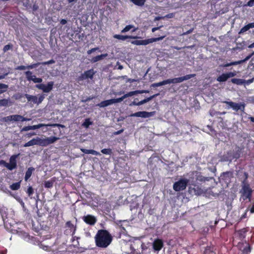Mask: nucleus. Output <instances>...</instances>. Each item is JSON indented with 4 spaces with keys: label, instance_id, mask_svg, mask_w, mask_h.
<instances>
[{
    "label": "nucleus",
    "instance_id": "f257e3e1",
    "mask_svg": "<svg viewBox=\"0 0 254 254\" xmlns=\"http://www.w3.org/2000/svg\"><path fill=\"white\" fill-rule=\"evenodd\" d=\"M112 240L113 237L106 230H98L95 236V244L98 248H107L111 244Z\"/></svg>",
    "mask_w": 254,
    "mask_h": 254
},
{
    "label": "nucleus",
    "instance_id": "f03ea898",
    "mask_svg": "<svg viewBox=\"0 0 254 254\" xmlns=\"http://www.w3.org/2000/svg\"><path fill=\"white\" fill-rule=\"evenodd\" d=\"M59 139V138L56 136H51L45 138H41L39 137L33 138L27 142L25 143L24 147H29L35 145H38L41 146H47L49 144L54 143Z\"/></svg>",
    "mask_w": 254,
    "mask_h": 254
},
{
    "label": "nucleus",
    "instance_id": "7ed1b4c3",
    "mask_svg": "<svg viewBox=\"0 0 254 254\" xmlns=\"http://www.w3.org/2000/svg\"><path fill=\"white\" fill-rule=\"evenodd\" d=\"M244 147L235 145L233 146L232 149L228 150L226 154L222 157L224 161H231L233 159H239L243 153Z\"/></svg>",
    "mask_w": 254,
    "mask_h": 254
},
{
    "label": "nucleus",
    "instance_id": "20e7f679",
    "mask_svg": "<svg viewBox=\"0 0 254 254\" xmlns=\"http://www.w3.org/2000/svg\"><path fill=\"white\" fill-rule=\"evenodd\" d=\"M195 74H187L183 76L179 77H175L172 79H168L165 80H163L161 82L154 83L151 85V86L153 87H159L163 85H165L168 84H176L182 82L185 80H187L191 78L194 77L195 76Z\"/></svg>",
    "mask_w": 254,
    "mask_h": 254
},
{
    "label": "nucleus",
    "instance_id": "39448f33",
    "mask_svg": "<svg viewBox=\"0 0 254 254\" xmlns=\"http://www.w3.org/2000/svg\"><path fill=\"white\" fill-rule=\"evenodd\" d=\"M17 156L18 155H12L9 159V163L6 162L3 160H0V165H3L9 170H13L17 167L16 158Z\"/></svg>",
    "mask_w": 254,
    "mask_h": 254
},
{
    "label": "nucleus",
    "instance_id": "423d86ee",
    "mask_svg": "<svg viewBox=\"0 0 254 254\" xmlns=\"http://www.w3.org/2000/svg\"><path fill=\"white\" fill-rule=\"evenodd\" d=\"M165 35L162 36L157 38H152L145 40H134L131 41V44L135 45H146L148 44L152 43L154 42L159 41L162 40L164 37Z\"/></svg>",
    "mask_w": 254,
    "mask_h": 254
},
{
    "label": "nucleus",
    "instance_id": "0eeeda50",
    "mask_svg": "<svg viewBox=\"0 0 254 254\" xmlns=\"http://www.w3.org/2000/svg\"><path fill=\"white\" fill-rule=\"evenodd\" d=\"M188 183V179H181L174 184L173 189L176 191L183 190L186 189Z\"/></svg>",
    "mask_w": 254,
    "mask_h": 254
},
{
    "label": "nucleus",
    "instance_id": "6e6552de",
    "mask_svg": "<svg viewBox=\"0 0 254 254\" xmlns=\"http://www.w3.org/2000/svg\"><path fill=\"white\" fill-rule=\"evenodd\" d=\"M223 103L228 105L227 107V109L231 108L235 111L240 110L242 112H244L245 111V104L244 103L239 104L232 101H224Z\"/></svg>",
    "mask_w": 254,
    "mask_h": 254
},
{
    "label": "nucleus",
    "instance_id": "1a4fd4ad",
    "mask_svg": "<svg viewBox=\"0 0 254 254\" xmlns=\"http://www.w3.org/2000/svg\"><path fill=\"white\" fill-rule=\"evenodd\" d=\"M252 190L251 189L249 184H245L242 186V197L243 199H250L252 194Z\"/></svg>",
    "mask_w": 254,
    "mask_h": 254
},
{
    "label": "nucleus",
    "instance_id": "9d476101",
    "mask_svg": "<svg viewBox=\"0 0 254 254\" xmlns=\"http://www.w3.org/2000/svg\"><path fill=\"white\" fill-rule=\"evenodd\" d=\"M124 100L123 96L116 99H111L101 102L97 106L100 107H105L113 104L120 103Z\"/></svg>",
    "mask_w": 254,
    "mask_h": 254
},
{
    "label": "nucleus",
    "instance_id": "9b49d317",
    "mask_svg": "<svg viewBox=\"0 0 254 254\" xmlns=\"http://www.w3.org/2000/svg\"><path fill=\"white\" fill-rule=\"evenodd\" d=\"M65 229L64 233L66 235L73 236L76 231V227L70 221H68L66 222L65 224Z\"/></svg>",
    "mask_w": 254,
    "mask_h": 254
},
{
    "label": "nucleus",
    "instance_id": "f8f14e48",
    "mask_svg": "<svg viewBox=\"0 0 254 254\" xmlns=\"http://www.w3.org/2000/svg\"><path fill=\"white\" fill-rule=\"evenodd\" d=\"M154 115V112H148L146 111H139L131 114L130 116L147 118L152 117Z\"/></svg>",
    "mask_w": 254,
    "mask_h": 254
},
{
    "label": "nucleus",
    "instance_id": "ddd939ff",
    "mask_svg": "<svg viewBox=\"0 0 254 254\" xmlns=\"http://www.w3.org/2000/svg\"><path fill=\"white\" fill-rule=\"evenodd\" d=\"M54 85L53 82H49L47 84H41L38 85V87L41 89L44 92L48 93L53 89Z\"/></svg>",
    "mask_w": 254,
    "mask_h": 254
},
{
    "label": "nucleus",
    "instance_id": "4468645a",
    "mask_svg": "<svg viewBox=\"0 0 254 254\" xmlns=\"http://www.w3.org/2000/svg\"><path fill=\"white\" fill-rule=\"evenodd\" d=\"M164 244L163 240L160 239H156L152 244V246L155 251L159 252L163 247Z\"/></svg>",
    "mask_w": 254,
    "mask_h": 254
},
{
    "label": "nucleus",
    "instance_id": "2eb2a0df",
    "mask_svg": "<svg viewBox=\"0 0 254 254\" xmlns=\"http://www.w3.org/2000/svg\"><path fill=\"white\" fill-rule=\"evenodd\" d=\"M83 221L87 224L93 225L97 221L96 218L91 215H87L83 217Z\"/></svg>",
    "mask_w": 254,
    "mask_h": 254
},
{
    "label": "nucleus",
    "instance_id": "dca6fc26",
    "mask_svg": "<svg viewBox=\"0 0 254 254\" xmlns=\"http://www.w3.org/2000/svg\"><path fill=\"white\" fill-rule=\"evenodd\" d=\"M149 90H135V91H130V92H129L128 93H127V94H125L123 97H124V99L127 97H131L133 95H137L138 94H142V93H149Z\"/></svg>",
    "mask_w": 254,
    "mask_h": 254
},
{
    "label": "nucleus",
    "instance_id": "f3484780",
    "mask_svg": "<svg viewBox=\"0 0 254 254\" xmlns=\"http://www.w3.org/2000/svg\"><path fill=\"white\" fill-rule=\"evenodd\" d=\"M43 126H44V125L40 124L36 125H33V126H25L24 127L21 129V131H26L29 130H34L37 129L41 128Z\"/></svg>",
    "mask_w": 254,
    "mask_h": 254
},
{
    "label": "nucleus",
    "instance_id": "a211bd4d",
    "mask_svg": "<svg viewBox=\"0 0 254 254\" xmlns=\"http://www.w3.org/2000/svg\"><path fill=\"white\" fill-rule=\"evenodd\" d=\"M95 74V71L93 68L84 71L82 74L83 78L84 79H92L94 75Z\"/></svg>",
    "mask_w": 254,
    "mask_h": 254
},
{
    "label": "nucleus",
    "instance_id": "6ab92c4d",
    "mask_svg": "<svg viewBox=\"0 0 254 254\" xmlns=\"http://www.w3.org/2000/svg\"><path fill=\"white\" fill-rule=\"evenodd\" d=\"M40 64H41L40 63H35V64H30V65H28L27 66H25L24 65H20V66H18L16 68V69L17 70H25L26 69H33V68L37 67Z\"/></svg>",
    "mask_w": 254,
    "mask_h": 254
},
{
    "label": "nucleus",
    "instance_id": "aec40b11",
    "mask_svg": "<svg viewBox=\"0 0 254 254\" xmlns=\"http://www.w3.org/2000/svg\"><path fill=\"white\" fill-rule=\"evenodd\" d=\"M44 98L45 95L44 94L40 95L38 98L36 96H33L31 102L34 104L39 105L42 103Z\"/></svg>",
    "mask_w": 254,
    "mask_h": 254
},
{
    "label": "nucleus",
    "instance_id": "412c9836",
    "mask_svg": "<svg viewBox=\"0 0 254 254\" xmlns=\"http://www.w3.org/2000/svg\"><path fill=\"white\" fill-rule=\"evenodd\" d=\"M114 38L118 40H125L127 39H135L136 37L128 35H121L119 34H116L114 35Z\"/></svg>",
    "mask_w": 254,
    "mask_h": 254
},
{
    "label": "nucleus",
    "instance_id": "4be33fe9",
    "mask_svg": "<svg viewBox=\"0 0 254 254\" xmlns=\"http://www.w3.org/2000/svg\"><path fill=\"white\" fill-rule=\"evenodd\" d=\"M35 171V168L31 167L28 168L26 172L24 180L25 181H27L28 179L31 177L32 173Z\"/></svg>",
    "mask_w": 254,
    "mask_h": 254
},
{
    "label": "nucleus",
    "instance_id": "5701e85b",
    "mask_svg": "<svg viewBox=\"0 0 254 254\" xmlns=\"http://www.w3.org/2000/svg\"><path fill=\"white\" fill-rule=\"evenodd\" d=\"M248 232L247 228H243L237 231L239 238L240 240H243L245 238L246 233Z\"/></svg>",
    "mask_w": 254,
    "mask_h": 254
},
{
    "label": "nucleus",
    "instance_id": "b1692460",
    "mask_svg": "<svg viewBox=\"0 0 254 254\" xmlns=\"http://www.w3.org/2000/svg\"><path fill=\"white\" fill-rule=\"evenodd\" d=\"M81 151L85 154H91L94 155H100V153L99 152H97L96 150L93 149H81Z\"/></svg>",
    "mask_w": 254,
    "mask_h": 254
},
{
    "label": "nucleus",
    "instance_id": "393cba45",
    "mask_svg": "<svg viewBox=\"0 0 254 254\" xmlns=\"http://www.w3.org/2000/svg\"><path fill=\"white\" fill-rule=\"evenodd\" d=\"M11 105V102L9 98L0 99V107H8Z\"/></svg>",
    "mask_w": 254,
    "mask_h": 254
},
{
    "label": "nucleus",
    "instance_id": "a878e982",
    "mask_svg": "<svg viewBox=\"0 0 254 254\" xmlns=\"http://www.w3.org/2000/svg\"><path fill=\"white\" fill-rule=\"evenodd\" d=\"M107 56V54H101L100 55L97 56L92 58L91 62L93 63H96L98 61L103 60L104 58Z\"/></svg>",
    "mask_w": 254,
    "mask_h": 254
},
{
    "label": "nucleus",
    "instance_id": "bb28decb",
    "mask_svg": "<svg viewBox=\"0 0 254 254\" xmlns=\"http://www.w3.org/2000/svg\"><path fill=\"white\" fill-rule=\"evenodd\" d=\"M232 83L237 85H242L246 83V81L244 79L240 78H232L231 80Z\"/></svg>",
    "mask_w": 254,
    "mask_h": 254
},
{
    "label": "nucleus",
    "instance_id": "cd10ccee",
    "mask_svg": "<svg viewBox=\"0 0 254 254\" xmlns=\"http://www.w3.org/2000/svg\"><path fill=\"white\" fill-rule=\"evenodd\" d=\"M158 95V94L153 95L152 96H151L148 98H146L143 99V100L139 101V106L149 102V101L151 100L153 98H154V97L157 96Z\"/></svg>",
    "mask_w": 254,
    "mask_h": 254
},
{
    "label": "nucleus",
    "instance_id": "c85d7f7f",
    "mask_svg": "<svg viewBox=\"0 0 254 254\" xmlns=\"http://www.w3.org/2000/svg\"><path fill=\"white\" fill-rule=\"evenodd\" d=\"M130 1H131L133 3H134L135 5L142 6H143L145 1L146 0H129Z\"/></svg>",
    "mask_w": 254,
    "mask_h": 254
},
{
    "label": "nucleus",
    "instance_id": "c756f323",
    "mask_svg": "<svg viewBox=\"0 0 254 254\" xmlns=\"http://www.w3.org/2000/svg\"><path fill=\"white\" fill-rule=\"evenodd\" d=\"M228 80L226 73H223L217 78V81L219 82H225Z\"/></svg>",
    "mask_w": 254,
    "mask_h": 254
},
{
    "label": "nucleus",
    "instance_id": "7c9ffc66",
    "mask_svg": "<svg viewBox=\"0 0 254 254\" xmlns=\"http://www.w3.org/2000/svg\"><path fill=\"white\" fill-rule=\"evenodd\" d=\"M9 188L13 190H18L20 188V182L13 183L10 186Z\"/></svg>",
    "mask_w": 254,
    "mask_h": 254
},
{
    "label": "nucleus",
    "instance_id": "2f4dec72",
    "mask_svg": "<svg viewBox=\"0 0 254 254\" xmlns=\"http://www.w3.org/2000/svg\"><path fill=\"white\" fill-rule=\"evenodd\" d=\"M22 116L19 115H11L12 120L14 122H21Z\"/></svg>",
    "mask_w": 254,
    "mask_h": 254
},
{
    "label": "nucleus",
    "instance_id": "473e14b6",
    "mask_svg": "<svg viewBox=\"0 0 254 254\" xmlns=\"http://www.w3.org/2000/svg\"><path fill=\"white\" fill-rule=\"evenodd\" d=\"M72 236V243H74L73 245L74 246V247H78L79 246V243L78 240L80 239V238L76 236H73V235Z\"/></svg>",
    "mask_w": 254,
    "mask_h": 254
},
{
    "label": "nucleus",
    "instance_id": "72a5a7b5",
    "mask_svg": "<svg viewBox=\"0 0 254 254\" xmlns=\"http://www.w3.org/2000/svg\"><path fill=\"white\" fill-rule=\"evenodd\" d=\"M101 152L106 155H111L113 153L112 150L111 148H104L101 150Z\"/></svg>",
    "mask_w": 254,
    "mask_h": 254
},
{
    "label": "nucleus",
    "instance_id": "f704fd0d",
    "mask_svg": "<svg viewBox=\"0 0 254 254\" xmlns=\"http://www.w3.org/2000/svg\"><path fill=\"white\" fill-rule=\"evenodd\" d=\"M25 75L26 76V78L28 81H32L33 80V78H34L33 75H32V72L30 71H27L25 72Z\"/></svg>",
    "mask_w": 254,
    "mask_h": 254
},
{
    "label": "nucleus",
    "instance_id": "c9c22d12",
    "mask_svg": "<svg viewBox=\"0 0 254 254\" xmlns=\"http://www.w3.org/2000/svg\"><path fill=\"white\" fill-rule=\"evenodd\" d=\"M53 182L51 181H45L44 186L46 188H51L53 186Z\"/></svg>",
    "mask_w": 254,
    "mask_h": 254
},
{
    "label": "nucleus",
    "instance_id": "e433bc0d",
    "mask_svg": "<svg viewBox=\"0 0 254 254\" xmlns=\"http://www.w3.org/2000/svg\"><path fill=\"white\" fill-rule=\"evenodd\" d=\"M134 28V26L133 25H127L122 31H121V32L122 33H126L127 31H128L129 30H130V29H131L132 28Z\"/></svg>",
    "mask_w": 254,
    "mask_h": 254
},
{
    "label": "nucleus",
    "instance_id": "4c0bfd02",
    "mask_svg": "<svg viewBox=\"0 0 254 254\" xmlns=\"http://www.w3.org/2000/svg\"><path fill=\"white\" fill-rule=\"evenodd\" d=\"M92 122L90 121L89 119H85L84 122L83 123L82 125L85 127H88L89 126L91 125H92Z\"/></svg>",
    "mask_w": 254,
    "mask_h": 254
},
{
    "label": "nucleus",
    "instance_id": "58836bf2",
    "mask_svg": "<svg viewBox=\"0 0 254 254\" xmlns=\"http://www.w3.org/2000/svg\"><path fill=\"white\" fill-rule=\"evenodd\" d=\"M254 55V52L247 56L245 59L243 60L238 61V62H240V64H242L247 61H248L253 55Z\"/></svg>",
    "mask_w": 254,
    "mask_h": 254
},
{
    "label": "nucleus",
    "instance_id": "ea45409f",
    "mask_svg": "<svg viewBox=\"0 0 254 254\" xmlns=\"http://www.w3.org/2000/svg\"><path fill=\"white\" fill-rule=\"evenodd\" d=\"M249 29H250L249 26L248 24H247V25H245V26H244L243 28H241V29L240 30V31L239 33L240 34L244 33V32H245L249 30Z\"/></svg>",
    "mask_w": 254,
    "mask_h": 254
},
{
    "label": "nucleus",
    "instance_id": "a19ab883",
    "mask_svg": "<svg viewBox=\"0 0 254 254\" xmlns=\"http://www.w3.org/2000/svg\"><path fill=\"white\" fill-rule=\"evenodd\" d=\"M26 192L29 197L31 196L34 193L33 188L31 186H29L27 189Z\"/></svg>",
    "mask_w": 254,
    "mask_h": 254
},
{
    "label": "nucleus",
    "instance_id": "79ce46f5",
    "mask_svg": "<svg viewBox=\"0 0 254 254\" xmlns=\"http://www.w3.org/2000/svg\"><path fill=\"white\" fill-rule=\"evenodd\" d=\"M249 211V208H247L246 210H245V212H244V213L243 214L241 215V217L240 218L239 221H242V220H243L245 218H248L247 213Z\"/></svg>",
    "mask_w": 254,
    "mask_h": 254
},
{
    "label": "nucleus",
    "instance_id": "37998d69",
    "mask_svg": "<svg viewBox=\"0 0 254 254\" xmlns=\"http://www.w3.org/2000/svg\"><path fill=\"white\" fill-rule=\"evenodd\" d=\"M240 64V62H238V61H236V62H231L230 63H227L224 65V67H228V66H230L231 65H237V64Z\"/></svg>",
    "mask_w": 254,
    "mask_h": 254
},
{
    "label": "nucleus",
    "instance_id": "c03bdc74",
    "mask_svg": "<svg viewBox=\"0 0 254 254\" xmlns=\"http://www.w3.org/2000/svg\"><path fill=\"white\" fill-rule=\"evenodd\" d=\"M40 248L42 249L44 251H48V252L50 251V249H51L50 247H49L48 246H45L42 244H41L40 245Z\"/></svg>",
    "mask_w": 254,
    "mask_h": 254
},
{
    "label": "nucleus",
    "instance_id": "a18cd8bd",
    "mask_svg": "<svg viewBox=\"0 0 254 254\" xmlns=\"http://www.w3.org/2000/svg\"><path fill=\"white\" fill-rule=\"evenodd\" d=\"M12 45L11 44H7L6 45H5L3 48V51L4 52H6L9 50L12 49Z\"/></svg>",
    "mask_w": 254,
    "mask_h": 254
},
{
    "label": "nucleus",
    "instance_id": "49530a36",
    "mask_svg": "<svg viewBox=\"0 0 254 254\" xmlns=\"http://www.w3.org/2000/svg\"><path fill=\"white\" fill-rule=\"evenodd\" d=\"M32 81L34 83H41L42 81V79L41 78L36 77V76L34 75Z\"/></svg>",
    "mask_w": 254,
    "mask_h": 254
},
{
    "label": "nucleus",
    "instance_id": "de8ad7c7",
    "mask_svg": "<svg viewBox=\"0 0 254 254\" xmlns=\"http://www.w3.org/2000/svg\"><path fill=\"white\" fill-rule=\"evenodd\" d=\"M94 98H95V96H90L86 97L84 99H82V102H88V101H90L91 100H93Z\"/></svg>",
    "mask_w": 254,
    "mask_h": 254
},
{
    "label": "nucleus",
    "instance_id": "09e8293b",
    "mask_svg": "<svg viewBox=\"0 0 254 254\" xmlns=\"http://www.w3.org/2000/svg\"><path fill=\"white\" fill-rule=\"evenodd\" d=\"M55 63V61L52 59V60H51L47 61V62H43L41 63V64L43 65H48L50 64H54Z\"/></svg>",
    "mask_w": 254,
    "mask_h": 254
},
{
    "label": "nucleus",
    "instance_id": "8fccbe9b",
    "mask_svg": "<svg viewBox=\"0 0 254 254\" xmlns=\"http://www.w3.org/2000/svg\"><path fill=\"white\" fill-rule=\"evenodd\" d=\"M244 177H245V179H244V181H243V185H244L245 184H248L247 183V179H248V177H249L248 173L247 172H244Z\"/></svg>",
    "mask_w": 254,
    "mask_h": 254
},
{
    "label": "nucleus",
    "instance_id": "3c124183",
    "mask_svg": "<svg viewBox=\"0 0 254 254\" xmlns=\"http://www.w3.org/2000/svg\"><path fill=\"white\" fill-rule=\"evenodd\" d=\"M99 50V48L98 47L94 48H92V49L88 50L87 51V53L88 55H90L92 53L94 52H95L96 51H98Z\"/></svg>",
    "mask_w": 254,
    "mask_h": 254
},
{
    "label": "nucleus",
    "instance_id": "603ef678",
    "mask_svg": "<svg viewBox=\"0 0 254 254\" xmlns=\"http://www.w3.org/2000/svg\"><path fill=\"white\" fill-rule=\"evenodd\" d=\"M228 79L230 77H234L236 75V73L233 72H229L226 73Z\"/></svg>",
    "mask_w": 254,
    "mask_h": 254
},
{
    "label": "nucleus",
    "instance_id": "864d4df0",
    "mask_svg": "<svg viewBox=\"0 0 254 254\" xmlns=\"http://www.w3.org/2000/svg\"><path fill=\"white\" fill-rule=\"evenodd\" d=\"M24 96L27 98L28 102H31V99L33 98V95H29L27 94H25Z\"/></svg>",
    "mask_w": 254,
    "mask_h": 254
},
{
    "label": "nucleus",
    "instance_id": "5fc2aeb1",
    "mask_svg": "<svg viewBox=\"0 0 254 254\" xmlns=\"http://www.w3.org/2000/svg\"><path fill=\"white\" fill-rule=\"evenodd\" d=\"M3 120L5 122L13 121L11 115L4 117Z\"/></svg>",
    "mask_w": 254,
    "mask_h": 254
},
{
    "label": "nucleus",
    "instance_id": "6e6d98bb",
    "mask_svg": "<svg viewBox=\"0 0 254 254\" xmlns=\"http://www.w3.org/2000/svg\"><path fill=\"white\" fill-rule=\"evenodd\" d=\"M6 88H0V95L5 92H6L8 88V86L7 84H5Z\"/></svg>",
    "mask_w": 254,
    "mask_h": 254
},
{
    "label": "nucleus",
    "instance_id": "4d7b16f0",
    "mask_svg": "<svg viewBox=\"0 0 254 254\" xmlns=\"http://www.w3.org/2000/svg\"><path fill=\"white\" fill-rule=\"evenodd\" d=\"M136 100H138L137 98H136L134 100L133 102H132L130 104V106L132 105H135V106H139V102H136Z\"/></svg>",
    "mask_w": 254,
    "mask_h": 254
},
{
    "label": "nucleus",
    "instance_id": "13d9d810",
    "mask_svg": "<svg viewBox=\"0 0 254 254\" xmlns=\"http://www.w3.org/2000/svg\"><path fill=\"white\" fill-rule=\"evenodd\" d=\"M247 5L249 6H253L254 5V0H250L248 3Z\"/></svg>",
    "mask_w": 254,
    "mask_h": 254
},
{
    "label": "nucleus",
    "instance_id": "bf43d9fd",
    "mask_svg": "<svg viewBox=\"0 0 254 254\" xmlns=\"http://www.w3.org/2000/svg\"><path fill=\"white\" fill-rule=\"evenodd\" d=\"M23 4L24 6H27L29 3V0H22Z\"/></svg>",
    "mask_w": 254,
    "mask_h": 254
},
{
    "label": "nucleus",
    "instance_id": "052dcab7",
    "mask_svg": "<svg viewBox=\"0 0 254 254\" xmlns=\"http://www.w3.org/2000/svg\"><path fill=\"white\" fill-rule=\"evenodd\" d=\"M123 131H124V129H120V130H119L118 131L114 132L113 133V134L114 135H118V134H120L121 133H122Z\"/></svg>",
    "mask_w": 254,
    "mask_h": 254
},
{
    "label": "nucleus",
    "instance_id": "680f3d73",
    "mask_svg": "<svg viewBox=\"0 0 254 254\" xmlns=\"http://www.w3.org/2000/svg\"><path fill=\"white\" fill-rule=\"evenodd\" d=\"M67 23V20L66 19H62L60 21V23L62 24V25H64L66 23Z\"/></svg>",
    "mask_w": 254,
    "mask_h": 254
},
{
    "label": "nucleus",
    "instance_id": "e2e57ef3",
    "mask_svg": "<svg viewBox=\"0 0 254 254\" xmlns=\"http://www.w3.org/2000/svg\"><path fill=\"white\" fill-rule=\"evenodd\" d=\"M193 28H191V29H190L189 30L187 31V32H184L183 34L187 35V34H190L193 31Z\"/></svg>",
    "mask_w": 254,
    "mask_h": 254
},
{
    "label": "nucleus",
    "instance_id": "0e129e2a",
    "mask_svg": "<svg viewBox=\"0 0 254 254\" xmlns=\"http://www.w3.org/2000/svg\"><path fill=\"white\" fill-rule=\"evenodd\" d=\"M174 16V13H169V14H168L166 16V17H167V18H172V17H173Z\"/></svg>",
    "mask_w": 254,
    "mask_h": 254
},
{
    "label": "nucleus",
    "instance_id": "69168bd1",
    "mask_svg": "<svg viewBox=\"0 0 254 254\" xmlns=\"http://www.w3.org/2000/svg\"><path fill=\"white\" fill-rule=\"evenodd\" d=\"M30 120V119L24 117L23 116H22L21 122H24V121H28Z\"/></svg>",
    "mask_w": 254,
    "mask_h": 254
},
{
    "label": "nucleus",
    "instance_id": "338daca9",
    "mask_svg": "<svg viewBox=\"0 0 254 254\" xmlns=\"http://www.w3.org/2000/svg\"><path fill=\"white\" fill-rule=\"evenodd\" d=\"M197 179L201 181H205V180H206V179L204 177L202 176H200L199 178L198 177Z\"/></svg>",
    "mask_w": 254,
    "mask_h": 254
},
{
    "label": "nucleus",
    "instance_id": "774afa93",
    "mask_svg": "<svg viewBox=\"0 0 254 254\" xmlns=\"http://www.w3.org/2000/svg\"><path fill=\"white\" fill-rule=\"evenodd\" d=\"M250 29L254 28V22L250 23L248 24Z\"/></svg>",
    "mask_w": 254,
    "mask_h": 254
}]
</instances>
